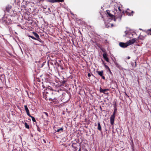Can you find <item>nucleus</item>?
<instances>
[{
	"label": "nucleus",
	"instance_id": "nucleus-1",
	"mask_svg": "<svg viewBox=\"0 0 151 151\" xmlns=\"http://www.w3.org/2000/svg\"><path fill=\"white\" fill-rule=\"evenodd\" d=\"M117 11V9L115 8L112 11H110L109 10H107L106 12L107 14V17L112 19H114V21H115L116 19H119L118 14H116V13Z\"/></svg>",
	"mask_w": 151,
	"mask_h": 151
},
{
	"label": "nucleus",
	"instance_id": "nucleus-2",
	"mask_svg": "<svg viewBox=\"0 0 151 151\" xmlns=\"http://www.w3.org/2000/svg\"><path fill=\"white\" fill-rule=\"evenodd\" d=\"M116 110V109L114 110L113 114L111 115L110 118V123L112 125H113L114 123V121L115 117V114Z\"/></svg>",
	"mask_w": 151,
	"mask_h": 151
},
{
	"label": "nucleus",
	"instance_id": "nucleus-3",
	"mask_svg": "<svg viewBox=\"0 0 151 151\" xmlns=\"http://www.w3.org/2000/svg\"><path fill=\"white\" fill-rule=\"evenodd\" d=\"M118 9L119 10V11L118 12L117 11L116 14H118V17L119 18V20H121V19L122 17V14L121 13V9H120V7H119L118 8Z\"/></svg>",
	"mask_w": 151,
	"mask_h": 151
},
{
	"label": "nucleus",
	"instance_id": "nucleus-4",
	"mask_svg": "<svg viewBox=\"0 0 151 151\" xmlns=\"http://www.w3.org/2000/svg\"><path fill=\"white\" fill-rule=\"evenodd\" d=\"M136 40L134 38L132 40H130L127 42L128 46H129L131 44L134 43L136 41Z\"/></svg>",
	"mask_w": 151,
	"mask_h": 151
},
{
	"label": "nucleus",
	"instance_id": "nucleus-5",
	"mask_svg": "<svg viewBox=\"0 0 151 151\" xmlns=\"http://www.w3.org/2000/svg\"><path fill=\"white\" fill-rule=\"evenodd\" d=\"M119 45L121 47L123 48L126 47L128 46L127 42H126V43H124L121 42H120L119 43Z\"/></svg>",
	"mask_w": 151,
	"mask_h": 151
},
{
	"label": "nucleus",
	"instance_id": "nucleus-6",
	"mask_svg": "<svg viewBox=\"0 0 151 151\" xmlns=\"http://www.w3.org/2000/svg\"><path fill=\"white\" fill-rule=\"evenodd\" d=\"M107 54L106 52L104 53L103 55V57L106 61L107 62H109V59L107 57Z\"/></svg>",
	"mask_w": 151,
	"mask_h": 151
},
{
	"label": "nucleus",
	"instance_id": "nucleus-7",
	"mask_svg": "<svg viewBox=\"0 0 151 151\" xmlns=\"http://www.w3.org/2000/svg\"><path fill=\"white\" fill-rule=\"evenodd\" d=\"M24 107V108H25V110L27 112V115H29V114H29V110L28 108V107H27V106L25 105Z\"/></svg>",
	"mask_w": 151,
	"mask_h": 151
},
{
	"label": "nucleus",
	"instance_id": "nucleus-8",
	"mask_svg": "<svg viewBox=\"0 0 151 151\" xmlns=\"http://www.w3.org/2000/svg\"><path fill=\"white\" fill-rule=\"evenodd\" d=\"M97 73L101 76H102V75H103L104 73L103 70H101V71H97Z\"/></svg>",
	"mask_w": 151,
	"mask_h": 151
},
{
	"label": "nucleus",
	"instance_id": "nucleus-9",
	"mask_svg": "<svg viewBox=\"0 0 151 151\" xmlns=\"http://www.w3.org/2000/svg\"><path fill=\"white\" fill-rule=\"evenodd\" d=\"M97 129L98 130L101 131V128L100 125V123L99 122H98V128Z\"/></svg>",
	"mask_w": 151,
	"mask_h": 151
},
{
	"label": "nucleus",
	"instance_id": "nucleus-10",
	"mask_svg": "<svg viewBox=\"0 0 151 151\" xmlns=\"http://www.w3.org/2000/svg\"><path fill=\"white\" fill-rule=\"evenodd\" d=\"M104 66L110 72V73H111V72L109 68V67H108V66H107V65H106L105 63H104Z\"/></svg>",
	"mask_w": 151,
	"mask_h": 151
},
{
	"label": "nucleus",
	"instance_id": "nucleus-11",
	"mask_svg": "<svg viewBox=\"0 0 151 151\" xmlns=\"http://www.w3.org/2000/svg\"><path fill=\"white\" fill-rule=\"evenodd\" d=\"M33 34L35 35V36L37 38V39H39V35L36 32H33Z\"/></svg>",
	"mask_w": 151,
	"mask_h": 151
},
{
	"label": "nucleus",
	"instance_id": "nucleus-12",
	"mask_svg": "<svg viewBox=\"0 0 151 151\" xmlns=\"http://www.w3.org/2000/svg\"><path fill=\"white\" fill-rule=\"evenodd\" d=\"M28 116L32 118V120L33 122H36V120H35V118L34 117L31 116L30 114H29V115Z\"/></svg>",
	"mask_w": 151,
	"mask_h": 151
},
{
	"label": "nucleus",
	"instance_id": "nucleus-13",
	"mask_svg": "<svg viewBox=\"0 0 151 151\" xmlns=\"http://www.w3.org/2000/svg\"><path fill=\"white\" fill-rule=\"evenodd\" d=\"M146 32L148 35H151V28L147 30L146 31Z\"/></svg>",
	"mask_w": 151,
	"mask_h": 151
},
{
	"label": "nucleus",
	"instance_id": "nucleus-14",
	"mask_svg": "<svg viewBox=\"0 0 151 151\" xmlns=\"http://www.w3.org/2000/svg\"><path fill=\"white\" fill-rule=\"evenodd\" d=\"M108 90H109L108 89H100V91L101 92L104 93L106 91H108Z\"/></svg>",
	"mask_w": 151,
	"mask_h": 151
},
{
	"label": "nucleus",
	"instance_id": "nucleus-15",
	"mask_svg": "<svg viewBox=\"0 0 151 151\" xmlns=\"http://www.w3.org/2000/svg\"><path fill=\"white\" fill-rule=\"evenodd\" d=\"M48 1L50 2L53 3L57 2L56 0H48Z\"/></svg>",
	"mask_w": 151,
	"mask_h": 151
},
{
	"label": "nucleus",
	"instance_id": "nucleus-16",
	"mask_svg": "<svg viewBox=\"0 0 151 151\" xmlns=\"http://www.w3.org/2000/svg\"><path fill=\"white\" fill-rule=\"evenodd\" d=\"M25 126L26 128L27 129H29V125L27 124V123L25 122Z\"/></svg>",
	"mask_w": 151,
	"mask_h": 151
},
{
	"label": "nucleus",
	"instance_id": "nucleus-17",
	"mask_svg": "<svg viewBox=\"0 0 151 151\" xmlns=\"http://www.w3.org/2000/svg\"><path fill=\"white\" fill-rule=\"evenodd\" d=\"M63 129L62 128H61L60 129H58L57 130V132H59L60 131H63Z\"/></svg>",
	"mask_w": 151,
	"mask_h": 151
},
{
	"label": "nucleus",
	"instance_id": "nucleus-18",
	"mask_svg": "<svg viewBox=\"0 0 151 151\" xmlns=\"http://www.w3.org/2000/svg\"><path fill=\"white\" fill-rule=\"evenodd\" d=\"M29 37H30L31 38H32L33 39H34V40H37V39L35 38L34 37H33L32 36L29 35Z\"/></svg>",
	"mask_w": 151,
	"mask_h": 151
},
{
	"label": "nucleus",
	"instance_id": "nucleus-19",
	"mask_svg": "<svg viewBox=\"0 0 151 151\" xmlns=\"http://www.w3.org/2000/svg\"><path fill=\"white\" fill-rule=\"evenodd\" d=\"M43 113L46 115V117H47L48 116V114L46 112H44Z\"/></svg>",
	"mask_w": 151,
	"mask_h": 151
},
{
	"label": "nucleus",
	"instance_id": "nucleus-20",
	"mask_svg": "<svg viewBox=\"0 0 151 151\" xmlns=\"http://www.w3.org/2000/svg\"><path fill=\"white\" fill-rule=\"evenodd\" d=\"M36 40H38L40 42H41V43H43V41H42L40 39V38L39 37V39H37Z\"/></svg>",
	"mask_w": 151,
	"mask_h": 151
},
{
	"label": "nucleus",
	"instance_id": "nucleus-21",
	"mask_svg": "<svg viewBox=\"0 0 151 151\" xmlns=\"http://www.w3.org/2000/svg\"><path fill=\"white\" fill-rule=\"evenodd\" d=\"M57 2H62L64 0H56Z\"/></svg>",
	"mask_w": 151,
	"mask_h": 151
},
{
	"label": "nucleus",
	"instance_id": "nucleus-22",
	"mask_svg": "<svg viewBox=\"0 0 151 151\" xmlns=\"http://www.w3.org/2000/svg\"><path fill=\"white\" fill-rule=\"evenodd\" d=\"M101 77H102V78L104 79H105V77L103 76V75H102V76H101Z\"/></svg>",
	"mask_w": 151,
	"mask_h": 151
},
{
	"label": "nucleus",
	"instance_id": "nucleus-23",
	"mask_svg": "<svg viewBox=\"0 0 151 151\" xmlns=\"http://www.w3.org/2000/svg\"><path fill=\"white\" fill-rule=\"evenodd\" d=\"M91 76V74L90 73H88V77H90V76Z\"/></svg>",
	"mask_w": 151,
	"mask_h": 151
},
{
	"label": "nucleus",
	"instance_id": "nucleus-24",
	"mask_svg": "<svg viewBox=\"0 0 151 151\" xmlns=\"http://www.w3.org/2000/svg\"><path fill=\"white\" fill-rule=\"evenodd\" d=\"M134 63H135V65L134 66V67H136V62H134Z\"/></svg>",
	"mask_w": 151,
	"mask_h": 151
},
{
	"label": "nucleus",
	"instance_id": "nucleus-25",
	"mask_svg": "<svg viewBox=\"0 0 151 151\" xmlns=\"http://www.w3.org/2000/svg\"><path fill=\"white\" fill-rule=\"evenodd\" d=\"M125 95L127 96H128V97H129V96L127 94V93L126 92H125Z\"/></svg>",
	"mask_w": 151,
	"mask_h": 151
},
{
	"label": "nucleus",
	"instance_id": "nucleus-26",
	"mask_svg": "<svg viewBox=\"0 0 151 151\" xmlns=\"http://www.w3.org/2000/svg\"><path fill=\"white\" fill-rule=\"evenodd\" d=\"M111 27H112L114 26V25L113 24H111Z\"/></svg>",
	"mask_w": 151,
	"mask_h": 151
},
{
	"label": "nucleus",
	"instance_id": "nucleus-27",
	"mask_svg": "<svg viewBox=\"0 0 151 151\" xmlns=\"http://www.w3.org/2000/svg\"><path fill=\"white\" fill-rule=\"evenodd\" d=\"M130 57H129V56H128L127 58V59H130Z\"/></svg>",
	"mask_w": 151,
	"mask_h": 151
},
{
	"label": "nucleus",
	"instance_id": "nucleus-28",
	"mask_svg": "<svg viewBox=\"0 0 151 151\" xmlns=\"http://www.w3.org/2000/svg\"><path fill=\"white\" fill-rule=\"evenodd\" d=\"M44 62L42 64V66L44 65Z\"/></svg>",
	"mask_w": 151,
	"mask_h": 151
},
{
	"label": "nucleus",
	"instance_id": "nucleus-29",
	"mask_svg": "<svg viewBox=\"0 0 151 151\" xmlns=\"http://www.w3.org/2000/svg\"><path fill=\"white\" fill-rule=\"evenodd\" d=\"M44 117L43 115H42V117L43 118Z\"/></svg>",
	"mask_w": 151,
	"mask_h": 151
},
{
	"label": "nucleus",
	"instance_id": "nucleus-30",
	"mask_svg": "<svg viewBox=\"0 0 151 151\" xmlns=\"http://www.w3.org/2000/svg\"><path fill=\"white\" fill-rule=\"evenodd\" d=\"M132 13H133V11H132Z\"/></svg>",
	"mask_w": 151,
	"mask_h": 151
},
{
	"label": "nucleus",
	"instance_id": "nucleus-31",
	"mask_svg": "<svg viewBox=\"0 0 151 151\" xmlns=\"http://www.w3.org/2000/svg\"><path fill=\"white\" fill-rule=\"evenodd\" d=\"M44 142H45V140H44Z\"/></svg>",
	"mask_w": 151,
	"mask_h": 151
},
{
	"label": "nucleus",
	"instance_id": "nucleus-32",
	"mask_svg": "<svg viewBox=\"0 0 151 151\" xmlns=\"http://www.w3.org/2000/svg\"><path fill=\"white\" fill-rule=\"evenodd\" d=\"M44 142H45V140H44Z\"/></svg>",
	"mask_w": 151,
	"mask_h": 151
}]
</instances>
